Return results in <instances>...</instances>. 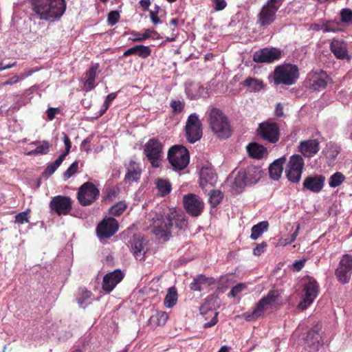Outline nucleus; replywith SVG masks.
<instances>
[{"label":"nucleus","instance_id":"f257e3e1","mask_svg":"<svg viewBox=\"0 0 352 352\" xmlns=\"http://www.w3.org/2000/svg\"><path fill=\"white\" fill-rule=\"evenodd\" d=\"M32 16L38 20L54 22L66 9L65 0H30Z\"/></svg>","mask_w":352,"mask_h":352},{"label":"nucleus","instance_id":"f03ea898","mask_svg":"<svg viewBox=\"0 0 352 352\" xmlns=\"http://www.w3.org/2000/svg\"><path fill=\"white\" fill-rule=\"evenodd\" d=\"M176 217V211H171L165 217L157 212H152L147 217L149 222L148 228L157 238L166 241L170 236L173 228V219Z\"/></svg>","mask_w":352,"mask_h":352},{"label":"nucleus","instance_id":"7ed1b4c3","mask_svg":"<svg viewBox=\"0 0 352 352\" xmlns=\"http://www.w3.org/2000/svg\"><path fill=\"white\" fill-rule=\"evenodd\" d=\"M280 304L282 299L279 292L272 290L256 304L252 312H245L243 316L247 320H255L263 316L267 311L276 308Z\"/></svg>","mask_w":352,"mask_h":352},{"label":"nucleus","instance_id":"20e7f679","mask_svg":"<svg viewBox=\"0 0 352 352\" xmlns=\"http://www.w3.org/2000/svg\"><path fill=\"white\" fill-rule=\"evenodd\" d=\"M270 77L276 85L290 86L294 85L298 79L299 69L294 64H281L275 67Z\"/></svg>","mask_w":352,"mask_h":352},{"label":"nucleus","instance_id":"39448f33","mask_svg":"<svg viewBox=\"0 0 352 352\" xmlns=\"http://www.w3.org/2000/svg\"><path fill=\"white\" fill-rule=\"evenodd\" d=\"M208 122L212 131L219 138H226L231 134V130L228 118L223 112L212 108L208 112Z\"/></svg>","mask_w":352,"mask_h":352},{"label":"nucleus","instance_id":"423d86ee","mask_svg":"<svg viewBox=\"0 0 352 352\" xmlns=\"http://www.w3.org/2000/svg\"><path fill=\"white\" fill-rule=\"evenodd\" d=\"M284 0H267L257 15V23L263 28L272 24L276 19V12Z\"/></svg>","mask_w":352,"mask_h":352},{"label":"nucleus","instance_id":"0eeeda50","mask_svg":"<svg viewBox=\"0 0 352 352\" xmlns=\"http://www.w3.org/2000/svg\"><path fill=\"white\" fill-rule=\"evenodd\" d=\"M302 299L298 304V308L301 310L309 307L319 293V285L316 280L311 276L304 277L302 279Z\"/></svg>","mask_w":352,"mask_h":352},{"label":"nucleus","instance_id":"6e6552de","mask_svg":"<svg viewBox=\"0 0 352 352\" xmlns=\"http://www.w3.org/2000/svg\"><path fill=\"white\" fill-rule=\"evenodd\" d=\"M168 159L174 170H181L189 163V153L184 146L175 145L169 149Z\"/></svg>","mask_w":352,"mask_h":352},{"label":"nucleus","instance_id":"1a4fd4ad","mask_svg":"<svg viewBox=\"0 0 352 352\" xmlns=\"http://www.w3.org/2000/svg\"><path fill=\"white\" fill-rule=\"evenodd\" d=\"M304 168V160L299 155L290 157L285 169L287 179L293 183H298Z\"/></svg>","mask_w":352,"mask_h":352},{"label":"nucleus","instance_id":"9d476101","mask_svg":"<svg viewBox=\"0 0 352 352\" xmlns=\"http://www.w3.org/2000/svg\"><path fill=\"white\" fill-rule=\"evenodd\" d=\"M163 146L155 138L150 139L144 145V152L153 167L160 166V160L162 156Z\"/></svg>","mask_w":352,"mask_h":352},{"label":"nucleus","instance_id":"9b49d317","mask_svg":"<svg viewBox=\"0 0 352 352\" xmlns=\"http://www.w3.org/2000/svg\"><path fill=\"white\" fill-rule=\"evenodd\" d=\"M337 280L344 285L349 283L352 276V256L344 254L341 258L336 270Z\"/></svg>","mask_w":352,"mask_h":352},{"label":"nucleus","instance_id":"f8f14e48","mask_svg":"<svg viewBox=\"0 0 352 352\" xmlns=\"http://www.w3.org/2000/svg\"><path fill=\"white\" fill-rule=\"evenodd\" d=\"M186 139L190 143H195L202 136L201 123L197 114L189 116L186 125Z\"/></svg>","mask_w":352,"mask_h":352},{"label":"nucleus","instance_id":"ddd939ff","mask_svg":"<svg viewBox=\"0 0 352 352\" xmlns=\"http://www.w3.org/2000/svg\"><path fill=\"white\" fill-rule=\"evenodd\" d=\"M258 135L265 141L276 143L279 140V127L277 124L272 121H266L259 124Z\"/></svg>","mask_w":352,"mask_h":352},{"label":"nucleus","instance_id":"4468645a","mask_svg":"<svg viewBox=\"0 0 352 352\" xmlns=\"http://www.w3.org/2000/svg\"><path fill=\"white\" fill-rule=\"evenodd\" d=\"M184 206L186 212L191 216H199L204 208L203 200L197 195L188 194L183 197Z\"/></svg>","mask_w":352,"mask_h":352},{"label":"nucleus","instance_id":"2eb2a0df","mask_svg":"<svg viewBox=\"0 0 352 352\" xmlns=\"http://www.w3.org/2000/svg\"><path fill=\"white\" fill-rule=\"evenodd\" d=\"M118 228V223L114 218H104L97 226L98 237L100 241L110 238L117 232Z\"/></svg>","mask_w":352,"mask_h":352},{"label":"nucleus","instance_id":"dca6fc26","mask_svg":"<svg viewBox=\"0 0 352 352\" xmlns=\"http://www.w3.org/2000/svg\"><path fill=\"white\" fill-rule=\"evenodd\" d=\"M99 195V190L91 182L82 184L78 192V199L81 205L88 206L94 201Z\"/></svg>","mask_w":352,"mask_h":352},{"label":"nucleus","instance_id":"f3484780","mask_svg":"<svg viewBox=\"0 0 352 352\" xmlns=\"http://www.w3.org/2000/svg\"><path fill=\"white\" fill-rule=\"evenodd\" d=\"M281 52L277 48H263L256 51L253 60L256 63H272L280 58Z\"/></svg>","mask_w":352,"mask_h":352},{"label":"nucleus","instance_id":"a211bd4d","mask_svg":"<svg viewBox=\"0 0 352 352\" xmlns=\"http://www.w3.org/2000/svg\"><path fill=\"white\" fill-rule=\"evenodd\" d=\"M131 252L137 260L142 261L147 252V241L140 234L133 235L130 241Z\"/></svg>","mask_w":352,"mask_h":352},{"label":"nucleus","instance_id":"6ab92c4d","mask_svg":"<svg viewBox=\"0 0 352 352\" xmlns=\"http://www.w3.org/2000/svg\"><path fill=\"white\" fill-rule=\"evenodd\" d=\"M50 206L58 215L67 214L72 208L71 199L60 195L54 197L50 201Z\"/></svg>","mask_w":352,"mask_h":352},{"label":"nucleus","instance_id":"aec40b11","mask_svg":"<svg viewBox=\"0 0 352 352\" xmlns=\"http://www.w3.org/2000/svg\"><path fill=\"white\" fill-rule=\"evenodd\" d=\"M309 86L315 91L325 88L330 78L322 70H317L308 74Z\"/></svg>","mask_w":352,"mask_h":352},{"label":"nucleus","instance_id":"412c9836","mask_svg":"<svg viewBox=\"0 0 352 352\" xmlns=\"http://www.w3.org/2000/svg\"><path fill=\"white\" fill-rule=\"evenodd\" d=\"M217 181V177L214 170L210 167H202L199 173V185L201 188L206 190L214 186Z\"/></svg>","mask_w":352,"mask_h":352},{"label":"nucleus","instance_id":"4be33fe9","mask_svg":"<svg viewBox=\"0 0 352 352\" xmlns=\"http://www.w3.org/2000/svg\"><path fill=\"white\" fill-rule=\"evenodd\" d=\"M124 274L121 270H116L107 274L102 281V289L107 293L111 292L115 287L123 279Z\"/></svg>","mask_w":352,"mask_h":352},{"label":"nucleus","instance_id":"5701e85b","mask_svg":"<svg viewBox=\"0 0 352 352\" xmlns=\"http://www.w3.org/2000/svg\"><path fill=\"white\" fill-rule=\"evenodd\" d=\"M325 177L322 175L309 176L303 182V188L311 192L318 193L323 188Z\"/></svg>","mask_w":352,"mask_h":352},{"label":"nucleus","instance_id":"b1692460","mask_svg":"<svg viewBox=\"0 0 352 352\" xmlns=\"http://www.w3.org/2000/svg\"><path fill=\"white\" fill-rule=\"evenodd\" d=\"M299 151L306 157H311L320 150L319 142L317 140L310 139L300 142Z\"/></svg>","mask_w":352,"mask_h":352},{"label":"nucleus","instance_id":"393cba45","mask_svg":"<svg viewBox=\"0 0 352 352\" xmlns=\"http://www.w3.org/2000/svg\"><path fill=\"white\" fill-rule=\"evenodd\" d=\"M330 47L331 52L338 58H350L347 52V45L344 41L339 39H333L331 43Z\"/></svg>","mask_w":352,"mask_h":352},{"label":"nucleus","instance_id":"a878e982","mask_svg":"<svg viewBox=\"0 0 352 352\" xmlns=\"http://www.w3.org/2000/svg\"><path fill=\"white\" fill-rule=\"evenodd\" d=\"M140 164L133 160H131L126 166V181L129 182H138L141 175Z\"/></svg>","mask_w":352,"mask_h":352},{"label":"nucleus","instance_id":"bb28decb","mask_svg":"<svg viewBox=\"0 0 352 352\" xmlns=\"http://www.w3.org/2000/svg\"><path fill=\"white\" fill-rule=\"evenodd\" d=\"M320 327L317 325L309 330L307 333L305 342L310 347L315 350H318L321 344V336L320 334Z\"/></svg>","mask_w":352,"mask_h":352},{"label":"nucleus","instance_id":"cd10ccee","mask_svg":"<svg viewBox=\"0 0 352 352\" xmlns=\"http://www.w3.org/2000/svg\"><path fill=\"white\" fill-rule=\"evenodd\" d=\"M214 283V279L213 278L199 275L194 278L193 281L190 283V287L193 291L200 292Z\"/></svg>","mask_w":352,"mask_h":352},{"label":"nucleus","instance_id":"c85d7f7f","mask_svg":"<svg viewBox=\"0 0 352 352\" xmlns=\"http://www.w3.org/2000/svg\"><path fill=\"white\" fill-rule=\"evenodd\" d=\"M30 145H35L36 148L34 150L25 151V155L28 156L46 155L50 151V144L47 140L34 141L30 142Z\"/></svg>","mask_w":352,"mask_h":352},{"label":"nucleus","instance_id":"c756f323","mask_svg":"<svg viewBox=\"0 0 352 352\" xmlns=\"http://www.w3.org/2000/svg\"><path fill=\"white\" fill-rule=\"evenodd\" d=\"M248 182H250L247 177L246 171L241 170L234 176L232 187L236 192L239 193L243 190Z\"/></svg>","mask_w":352,"mask_h":352},{"label":"nucleus","instance_id":"7c9ffc66","mask_svg":"<svg viewBox=\"0 0 352 352\" xmlns=\"http://www.w3.org/2000/svg\"><path fill=\"white\" fill-rule=\"evenodd\" d=\"M286 162L285 156L276 160L272 163L269 168L270 177L274 180H278L283 173V166Z\"/></svg>","mask_w":352,"mask_h":352},{"label":"nucleus","instance_id":"2f4dec72","mask_svg":"<svg viewBox=\"0 0 352 352\" xmlns=\"http://www.w3.org/2000/svg\"><path fill=\"white\" fill-rule=\"evenodd\" d=\"M151 54V50L148 46L145 45H135L132 47L129 48L124 52L123 56H128L131 55H138L142 58H146Z\"/></svg>","mask_w":352,"mask_h":352},{"label":"nucleus","instance_id":"473e14b6","mask_svg":"<svg viewBox=\"0 0 352 352\" xmlns=\"http://www.w3.org/2000/svg\"><path fill=\"white\" fill-rule=\"evenodd\" d=\"M249 155L252 158L261 159L267 153V148L258 143H250L247 147Z\"/></svg>","mask_w":352,"mask_h":352},{"label":"nucleus","instance_id":"72a5a7b5","mask_svg":"<svg viewBox=\"0 0 352 352\" xmlns=\"http://www.w3.org/2000/svg\"><path fill=\"white\" fill-rule=\"evenodd\" d=\"M243 85L250 92L260 91L265 87L263 81L261 79L248 77L243 82Z\"/></svg>","mask_w":352,"mask_h":352},{"label":"nucleus","instance_id":"f704fd0d","mask_svg":"<svg viewBox=\"0 0 352 352\" xmlns=\"http://www.w3.org/2000/svg\"><path fill=\"white\" fill-rule=\"evenodd\" d=\"M312 29L316 31H322L323 32H335L341 30L340 23L335 21H329L327 23H315L312 25Z\"/></svg>","mask_w":352,"mask_h":352},{"label":"nucleus","instance_id":"c9c22d12","mask_svg":"<svg viewBox=\"0 0 352 352\" xmlns=\"http://www.w3.org/2000/svg\"><path fill=\"white\" fill-rule=\"evenodd\" d=\"M168 316L166 312L162 311H155L149 318V323L152 327L164 325L168 320Z\"/></svg>","mask_w":352,"mask_h":352},{"label":"nucleus","instance_id":"e433bc0d","mask_svg":"<svg viewBox=\"0 0 352 352\" xmlns=\"http://www.w3.org/2000/svg\"><path fill=\"white\" fill-rule=\"evenodd\" d=\"M98 65H94L89 68L86 73V80L84 84L85 89L86 91L93 89L95 87V78L96 76V72Z\"/></svg>","mask_w":352,"mask_h":352},{"label":"nucleus","instance_id":"4c0bfd02","mask_svg":"<svg viewBox=\"0 0 352 352\" xmlns=\"http://www.w3.org/2000/svg\"><path fill=\"white\" fill-rule=\"evenodd\" d=\"M204 88L199 83H190L186 87V92L191 100L196 99L203 96Z\"/></svg>","mask_w":352,"mask_h":352},{"label":"nucleus","instance_id":"58836bf2","mask_svg":"<svg viewBox=\"0 0 352 352\" xmlns=\"http://www.w3.org/2000/svg\"><path fill=\"white\" fill-rule=\"evenodd\" d=\"M155 185L158 194L162 197L168 195L172 189L170 182L165 179H157Z\"/></svg>","mask_w":352,"mask_h":352},{"label":"nucleus","instance_id":"ea45409f","mask_svg":"<svg viewBox=\"0 0 352 352\" xmlns=\"http://www.w3.org/2000/svg\"><path fill=\"white\" fill-rule=\"evenodd\" d=\"M91 296L92 294L90 291L80 289L76 298L78 305L82 307L87 306L91 302Z\"/></svg>","mask_w":352,"mask_h":352},{"label":"nucleus","instance_id":"a19ab883","mask_svg":"<svg viewBox=\"0 0 352 352\" xmlns=\"http://www.w3.org/2000/svg\"><path fill=\"white\" fill-rule=\"evenodd\" d=\"M268 226L269 224L267 221H261L254 226L252 228L250 238L252 240H256L258 239L262 235V234L267 230Z\"/></svg>","mask_w":352,"mask_h":352},{"label":"nucleus","instance_id":"79ce46f5","mask_svg":"<svg viewBox=\"0 0 352 352\" xmlns=\"http://www.w3.org/2000/svg\"><path fill=\"white\" fill-rule=\"evenodd\" d=\"M177 301V292L175 287H170L168 290L166 296L164 299V305L168 308H171Z\"/></svg>","mask_w":352,"mask_h":352},{"label":"nucleus","instance_id":"37998d69","mask_svg":"<svg viewBox=\"0 0 352 352\" xmlns=\"http://www.w3.org/2000/svg\"><path fill=\"white\" fill-rule=\"evenodd\" d=\"M148 38H159V34L153 30L148 29L144 33H136L132 38L133 41H143Z\"/></svg>","mask_w":352,"mask_h":352},{"label":"nucleus","instance_id":"c03bdc74","mask_svg":"<svg viewBox=\"0 0 352 352\" xmlns=\"http://www.w3.org/2000/svg\"><path fill=\"white\" fill-rule=\"evenodd\" d=\"M126 207L127 205L125 201H122L112 206L109 208V212L113 216H120L126 209Z\"/></svg>","mask_w":352,"mask_h":352},{"label":"nucleus","instance_id":"a18cd8bd","mask_svg":"<svg viewBox=\"0 0 352 352\" xmlns=\"http://www.w3.org/2000/svg\"><path fill=\"white\" fill-rule=\"evenodd\" d=\"M345 179L344 175L340 172H336L329 179V185L331 188L339 186Z\"/></svg>","mask_w":352,"mask_h":352},{"label":"nucleus","instance_id":"49530a36","mask_svg":"<svg viewBox=\"0 0 352 352\" xmlns=\"http://www.w3.org/2000/svg\"><path fill=\"white\" fill-rule=\"evenodd\" d=\"M223 199V193L220 190H212L209 193V203L212 207L217 206Z\"/></svg>","mask_w":352,"mask_h":352},{"label":"nucleus","instance_id":"de8ad7c7","mask_svg":"<svg viewBox=\"0 0 352 352\" xmlns=\"http://www.w3.org/2000/svg\"><path fill=\"white\" fill-rule=\"evenodd\" d=\"M30 210L27 209L25 211L20 212L15 215L14 223L17 224H23L30 221Z\"/></svg>","mask_w":352,"mask_h":352},{"label":"nucleus","instance_id":"09e8293b","mask_svg":"<svg viewBox=\"0 0 352 352\" xmlns=\"http://www.w3.org/2000/svg\"><path fill=\"white\" fill-rule=\"evenodd\" d=\"M340 15L341 21L343 23L349 25L352 23V11L350 9H342L340 12Z\"/></svg>","mask_w":352,"mask_h":352},{"label":"nucleus","instance_id":"8fccbe9b","mask_svg":"<svg viewBox=\"0 0 352 352\" xmlns=\"http://www.w3.org/2000/svg\"><path fill=\"white\" fill-rule=\"evenodd\" d=\"M186 220L184 215L182 213L177 212V217L173 219V226L180 230L184 228L186 226Z\"/></svg>","mask_w":352,"mask_h":352},{"label":"nucleus","instance_id":"3c124183","mask_svg":"<svg viewBox=\"0 0 352 352\" xmlns=\"http://www.w3.org/2000/svg\"><path fill=\"white\" fill-rule=\"evenodd\" d=\"M116 94L115 93L109 94L107 97L100 110V116L103 115L105 111L108 109L111 102L116 98Z\"/></svg>","mask_w":352,"mask_h":352},{"label":"nucleus","instance_id":"603ef678","mask_svg":"<svg viewBox=\"0 0 352 352\" xmlns=\"http://www.w3.org/2000/svg\"><path fill=\"white\" fill-rule=\"evenodd\" d=\"M120 19V13L118 11H111L108 14L107 22L111 26L114 25Z\"/></svg>","mask_w":352,"mask_h":352},{"label":"nucleus","instance_id":"864d4df0","mask_svg":"<svg viewBox=\"0 0 352 352\" xmlns=\"http://www.w3.org/2000/svg\"><path fill=\"white\" fill-rule=\"evenodd\" d=\"M78 168V162H74L72 163L68 169L64 173V177L67 179L70 178L74 174H75Z\"/></svg>","mask_w":352,"mask_h":352},{"label":"nucleus","instance_id":"5fc2aeb1","mask_svg":"<svg viewBox=\"0 0 352 352\" xmlns=\"http://www.w3.org/2000/svg\"><path fill=\"white\" fill-rule=\"evenodd\" d=\"M246 286L245 284L239 283L236 285L234 286L230 292V295L232 297L236 296L239 293H241L242 291H243L245 289Z\"/></svg>","mask_w":352,"mask_h":352},{"label":"nucleus","instance_id":"6e6d98bb","mask_svg":"<svg viewBox=\"0 0 352 352\" xmlns=\"http://www.w3.org/2000/svg\"><path fill=\"white\" fill-rule=\"evenodd\" d=\"M211 1L214 9L217 11L223 10L227 6V3L225 0H211Z\"/></svg>","mask_w":352,"mask_h":352},{"label":"nucleus","instance_id":"4d7b16f0","mask_svg":"<svg viewBox=\"0 0 352 352\" xmlns=\"http://www.w3.org/2000/svg\"><path fill=\"white\" fill-rule=\"evenodd\" d=\"M299 228H300V227H299V226H298L295 232L289 237L285 238L283 239L282 243L283 245H289V244H291L292 243H293L296 240V239L298 234Z\"/></svg>","mask_w":352,"mask_h":352},{"label":"nucleus","instance_id":"13d9d810","mask_svg":"<svg viewBox=\"0 0 352 352\" xmlns=\"http://www.w3.org/2000/svg\"><path fill=\"white\" fill-rule=\"evenodd\" d=\"M170 107L175 113H179L183 110L184 104L180 100H174L171 102Z\"/></svg>","mask_w":352,"mask_h":352},{"label":"nucleus","instance_id":"bf43d9fd","mask_svg":"<svg viewBox=\"0 0 352 352\" xmlns=\"http://www.w3.org/2000/svg\"><path fill=\"white\" fill-rule=\"evenodd\" d=\"M29 74H27V75H22L21 76H12V78H9L8 80H6L3 85H14L18 82H19L20 80L24 79L25 77H27Z\"/></svg>","mask_w":352,"mask_h":352},{"label":"nucleus","instance_id":"052dcab7","mask_svg":"<svg viewBox=\"0 0 352 352\" xmlns=\"http://www.w3.org/2000/svg\"><path fill=\"white\" fill-rule=\"evenodd\" d=\"M266 247L267 243L265 242H263L262 243L257 245L256 247L253 250L254 255L260 256L265 252Z\"/></svg>","mask_w":352,"mask_h":352},{"label":"nucleus","instance_id":"680f3d73","mask_svg":"<svg viewBox=\"0 0 352 352\" xmlns=\"http://www.w3.org/2000/svg\"><path fill=\"white\" fill-rule=\"evenodd\" d=\"M59 112H60V109L58 108H52V107L49 108L46 111L47 118L49 119V120H54L55 118L56 113H59Z\"/></svg>","mask_w":352,"mask_h":352},{"label":"nucleus","instance_id":"e2e57ef3","mask_svg":"<svg viewBox=\"0 0 352 352\" xmlns=\"http://www.w3.org/2000/svg\"><path fill=\"white\" fill-rule=\"evenodd\" d=\"M63 142L65 146V151L63 152L65 154H67L69 153L72 144L69 138L66 135L65 133H63Z\"/></svg>","mask_w":352,"mask_h":352},{"label":"nucleus","instance_id":"0e129e2a","mask_svg":"<svg viewBox=\"0 0 352 352\" xmlns=\"http://www.w3.org/2000/svg\"><path fill=\"white\" fill-rule=\"evenodd\" d=\"M305 261H306L305 259L296 261L293 263L294 270L296 272L300 271L302 269V267H304Z\"/></svg>","mask_w":352,"mask_h":352},{"label":"nucleus","instance_id":"69168bd1","mask_svg":"<svg viewBox=\"0 0 352 352\" xmlns=\"http://www.w3.org/2000/svg\"><path fill=\"white\" fill-rule=\"evenodd\" d=\"M57 168H58L53 163H52L47 166L45 172L47 175H52Z\"/></svg>","mask_w":352,"mask_h":352},{"label":"nucleus","instance_id":"338daca9","mask_svg":"<svg viewBox=\"0 0 352 352\" xmlns=\"http://www.w3.org/2000/svg\"><path fill=\"white\" fill-rule=\"evenodd\" d=\"M217 315H218V314L215 313L214 316L212 318V320L210 322H206L204 324V328H209V327H211L214 326V324H216V323L217 322Z\"/></svg>","mask_w":352,"mask_h":352},{"label":"nucleus","instance_id":"774afa93","mask_svg":"<svg viewBox=\"0 0 352 352\" xmlns=\"http://www.w3.org/2000/svg\"><path fill=\"white\" fill-rule=\"evenodd\" d=\"M67 155V154H65V153H63L58 159H56L53 164L58 168L59 166L61 164L63 161L64 160L65 157Z\"/></svg>","mask_w":352,"mask_h":352}]
</instances>
